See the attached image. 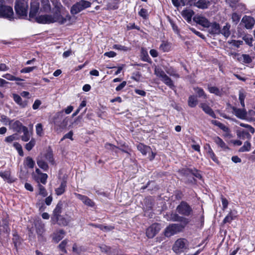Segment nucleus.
Masks as SVG:
<instances>
[{"instance_id": "f3484780", "label": "nucleus", "mask_w": 255, "mask_h": 255, "mask_svg": "<svg viewBox=\"0 0 255 255\" xmlns=\"http://www.w3.org/2000/svg\"><path fill=\"white\" fill-rule=\"evenodd\" d=\"M209 32L213 35H219L220 32V24L216 22H210V26L209 27Z\"/></svg>"}, {"instance_id": "a19ab883", "label": "nucleus", "mask_w": 255, "mask_h": 255, "mask_svg": "<svg viewBox=\"0 0 255 255\" xmlns=\"http://www.w3.org/2000/svg\"><path fill=\"white\" fill-rule=\"evenodd\" d=\"M144 204L147 207H152L154 206V200L151 197H147L144 200Z\"/></svg>"}, {"instance_id": "69168bd1", "label": "nucleus", "mask_w": 255, "mask_h": 255, "mask_svg": "<svg viewBox=\"0 0 255 255\" xmlns=\"http://www.w3.org/2000/svg\"><path fill=\"white\" fill-rule=\"evenodd\" d=\"M235 217V216H234L232 215V213H230V214L225 218L224 220V222H230L232 220L234 219V218Z\"/></svg>"}, {"instance_id": "774afa93", "label": "nucleus", "mask_w": 255, "mask_h": 255, "mask_svg": "<svg viewBox=\"0 0 255 255\" xmlns=\"http://www.w3.org/2000/svg\"><path fill=\"white\" fill-rule=\"evenodd\" d=\"M105 148L108 150L112 151V149H117V147L111 143H106L105 146Z\"/></svg>"}, {"instance_id": "4468645a", "label": "nucleus", "mask_w": 255, "mask_h": 255, "mask_svg": "<svg viewBox=\"0 0 255 255\" xmlns=\"http://www.w3.org/2000/svg\"><path fill=\"white\" fill-rule=\"evenodd\" d=\"M39 9V2L36 0H31L30 2V8L29 12V17L30 18L34 17Z\"/></svg>"}, {"instance_id": "e2e57ef3", "label": "nucleus", "mask_w": 255, "mask_h": 255, "mask_svg": "<svg viewBox=\"0 0 255 255\" xmlns=\"http://www.w3.org/2000/svg\"><path fill=\"white\" fill-rule=\"evenodd\" d=\"M99 227L104 231H109L114 229V227L111 226H104V225H99Z\"/></svg>"}, {"instance_id": "13d9d810", "label": "nucleus", "mask_w": 255, "mask_h": 255, "mask_svg": "<svg viewBox=\"0 0 255 255\" xmlns=\"http://www.w3.org/2000/svg\"><path fill=\"white\" fill-rule=\"evenodd\" d=\"M240 126L241 127L248 128L249 130L253 134L254 133V132L255 131V128L249 125L245 124L244 123H241L240 124Z\"/></svg>"}, {"instance_id": "a18cd8bd", "label": "nucleus", "mask_w": 255, "mask_h": 255, "mask_svg": "<svg viewBox=\"0 0 255 255\" xmlns=\"http://www.w3.org/2000/svg\"><path fill=\"white\" fill-rule=\"evenodd\" d=\"M67 243L68 240H64L58 246V248L60 249V250L65 254L67 253V251L65 249V247Z\"/></svg>"}, {"instance_id": "bb28decb", "label": "nucleus", "mask_w": 255, "mask_h": 255, "mask_svg": "<svg viewBox=\"0 0 255 255\" xmlns=\"http://www.w3.org/2000/svg\"><path fill=\"white\" fill-rule=\"evenodd\" d=\"M41 10L45 12H49L51 9V5L49 0H41Z\"/></svg>"}, {"instance_id": "9d476101", "label": "nucleus", "mask_w": 255, "mask_h": 255, "mask_svg": "<svg viewBox=\"0 0 255 255\" xmlns=\"http://www.w3.org/2000/svg\"><path fill=\"white\" fill-rule=\"evenodd\" d=\"M160 225L158 223H154L149 227L146 231V236L148 238H153L160 230Z\"/></svg>"}, {"instance_id": "c85d7f7f", "label": "nucleus", "mask_w": 255, "mask_h": 255, "mask_svg": "<svg viewBox=\"0 0 255 255\" xmlns=\"http://www.w3.org/2000/svg\"><path fill=\"white\" fill-rule=\"evenodd\" d=\"M48 175L46 173H41V175L38 177H35V180L37 181L38 184H39V182L43 184H45L47 181Z\"/></svg>"}, {"instance_id": "72a5a7b5", "label": "nucleus", "mask_w": 255, "mask_h": 255, "mask_svg": "<svg viewBox=\"0 0 255 255\" xmlns=\"http://www.w3.org/2000/svg\"><path fill=\"white\" fill-rule=\"evenodd\" d=\"M66 186V181H63L61 182L60 186L58 188H57V189H56V190H55L56 194L57 195H60L62 194L65 192Z\"/></svg>"}, {"instance_id": "5fc2aeb1", "label": "nucleus", "mask_w": 255, "mask_h": 255, "mask_svg": "<svg viewBox=\"0 0 255 255\" xmlns=\"http://www.w3.org/2000/svg\"><path fill=\"white\" fill-rule=\"evenodd\" d=\"M139 15L144 19H146L148 17L147 11L146 9L141 8L138 12Z\"/></svg>"}, {"instance_id": "3c124183", "label": "nucleus", "mask_w": 255, "mask_h": 255, "mask_svg": "<svg viewBox=\"0 0 255 255\" xmlns=\"http://www.w3.org/2000/svg\"><path fill=\"white\" fill-rule=\"evenodd\" d=\"M36 68V66L25 67V68L22 69L20 70V73H30V72H32L33 70L35 69Z\"/></svg>"}, {"instance_id": "a211bd4d", "label": "nucleus", "mask_w": 255, "mask_h": 255, "mask_svg": "<svg viewBox=\"0 0 255 255\" xmlns=\"http://www.w3.org/2000/svg\"><path fill=\"white\" fill-rule=\"evenodd\" d=\"M65 235V232L64 230L57 231L52 234V240L54 242L57 243L64 237Z\"/></svg>"}, {"instance_id": "de8ad7c7", "label": "nucleus", "mask_w": 255, "mask_h": 255, "mask_svg": "<svg viewBox=\"0 0 255 255\" xmlns=\"http://www.w3.org/2000/svg\"><path fill=\"white\" fill-rule=\"evenodd\" d=\"M35 144V141L34 139H31V140L25 144V148L28 150L30 151L34 147Z\"/></svg>"}, {"instance_id": "a878e982", "label": "nucleus", "mask_w": 255, "mask_h": 255, "mask_svg": "<svg viewBox=\"0 0 255 255\" xmlns=\"http://www.w3.org/2000/svg\"><path fill=\"white\" fill-rule=\"evenodd\" d=\"M137 148L143 155H146L147 152L151 151V148L149 146L142 143H139L137 145Z\"/></svg>"}, {"instance_id": "1a4fd4ad", "label": "nucleus", "mask_w": 255, "mask_h": 255, "mask_svg": "<svg viewBox=\"0 0 255 255\" xmlns=\"http://www.w3.org/2000/svg\"><path fill=\"white\" fill-rule=\"evenodd\" d=\"M184 228V226L181 224H173L168 226L165 230L164 235L166 237H169L181 232Z\"/></svg>"}, {"instance_id": "6e6552de", "label": "nucleus", "mask_w": 255, "mask_h": 255, "mask_svg": "<svg viewBox=\"0 0 255 255\" xmlns=\"http://www.w3.org/2000/svg\"><path fill=\"white\" fill-rule=\"evenodd\" d=\"M188 247V242L185 239L180 238L176 240L174 244L172 250L176 254L184 252Z\"/></svg>"}, {"instance_id": "f257e3e1", "label": "nucleus", "mask_w": 255, "mask_h": 255, "mask_svg": "<svg viewBox=\"0 0 255 255\" xmlns=\"http://www.w3.org/2000/svg\"><path fill=\"white\" fill-rule=\"evenodd\" d=\"M71 16L67 14L65 17L61 14L59 9H57L52 14L41 15L35 17L36 21L39 23L49 24L58 22L60 24L70 23Z\"/></svg>"}, {"instance_id": "864d4df0", "label": "nucleus", "mask_w": 255, "mask_h": 255, "mask_svg": "<svg viewBox=\"0 0 255 255\" xmlns=\"http://www.w3.org/2000/svg\"><path fill=\"white\" fill-rule=\"evenodd\" d=\"M38 186L39 188V193L43 195V196H46L47 195L46 191L44 186L41 185L40 184H38Z\"/></svg>"}, {"instance_id": "5701e85b", "label": "nucleus", "mask_w": 255, "mask_h": 255, "mask_svg": "<svg viewBox=\"0 0 255 255\" xmlns=\"http://www.w3.org/2000/svg\"><path fill=\"white\" fill-rule=\"evenodd\" d=\"M12 98L14 102L19 105L21 107L24 108L27 106V102L22 101V99L19 95L16 94H13Z\"/></svg>"}, {"instance_id": "e433bc0d", "label": "nucleus", "mask_w": 255, "mask_h": 255, "mask_svg": "<svg viewBox=\"0 0 255 255\" xmlns=\"http://www.w3.org/2000/svg\"><path fill=\"white\" fill-rule=\"evenodd\" d=\"M154 74L157 77L160 78L161 80L167 75L161 68L156 67L154 69Z\"/></svg>"}, {"instance_id": "9b49d317", "label": "nucleus", "mask_w": 255, "mask_h": 255, "mask_svg": "<svg viewBox=\"0 0 255 255\" xmlns=\"http://www.w3.org/2000/svg\"><path fill=\"white\" fill-rule=\"evenodd\" d=\"M36 232L38 236H42L45 232L44 224L39 218H36L34 221Z\"/></svg>"}, {"instance_id": "4be33fe9", "label": "nucleus", "mask_w": 255, "mask_h": 255, "mask_svg": "<svg viewBox=\"0 0 255 255\" xmlns=\"http://www.w3.org/2000/svg\"><path fill=\"white\" fill-rule=\"evenodd\" d=\"M233 10H236L239 12H245L246 10V5L240 2V0L237 2L236 4H235L234 6H230Z\"/></svg>"}, {"instance_id": "79ce46f5", "label": "nucleus", "mask_w": 255, "mask_h": 255, "mask_svg": "<svg viewBox=\"0 0 255 255\" xmlns=\"http://www.w3.org/2000/svg\"><path fill=\"white\" fill-rule=\"evenodd\" d=\"M251 147V144L250 142L247 141L245 142L243 146H242L240 149V152H246V151H249L250 150Z\"/></svg>"}, {"instance_id": "052dcab7", "label": "nucleus", "mask_w": 255, "mask_h": 255, "mask_svg": "<svg viewBox=\"0 0 255 255\" xmlns=\"http://www.w3.org/2000/svg\"><path fill=\"white\" fill-rule=\"evenodd\" d=\"M113 48L116 49H118L119 50H123L124 51H127L128 50V48L125 46H123L119 44H115L113 46Z\"/></svg>"}, {"instance_id": "412c9836", "label": "nucleus", "mask_w": 255, "mask_h": 255, "mask_svg": "<svg viewBox=\"0 0 255 255\" xmlns=\"http://www.w3.org/2000/svg\"><path fill=\"white\" fill-rule=\"evenodd\" d=\"M230 28V24L226 23L222 29L220 28V34H222L226 39L228 38L231 34Z\"/></svg>"}, {"instance_id": "393cba45", "label": "nucleus", "mask_w": 255, "mask_h": 255, "mask_svg": "<svg viewBox=\"0 0 255 255\" xmlns=\"http://www.w3.org/2000/svg\"><path fill=\"white\" fill-rule=\"evenodd\" d=\"M12 128L14 131H16L18 133H20L23 129V128L25 127L23 126L21 122L19 121H15L11 125Z\"/></svg>"}, {"instance_id": "f8f14e48", "label": "nucleus", "mask_w": 255, "mask_h": 255, "mask_svg": "<svg viewBox=\"0 0 255 255\" xmlns=\"http://www.w3.org/2000/svg\"><path fill=\"white\" fill-rule=\"evenodd\" d=\"M193 20L196 23L204 27L208 28L210 26V22L204 16L197 15L193 17Z\"/></svg>"}, {"instance_id": "b1692460", "label": "nucleus", "mask_w": 255, "mask_h": 255, "mask_svg": "<svg viewBox=\"0 0 255 255\" xmlns=\"http://www.w3.org/2000/svg\"><path fill=\"white\" fill-rule=\"evenodd\" d=\"M194 14V12L191 9H186L183 10L182 12V15L184 18L188 22H190L191 20L192 17Z\"/></svg>"}, {"instance_id": "473e14b6", "label": "nucleus", "mask_w": 255, "mask_h": 255, "mask_svg": "<svg viewBox=\"0 0 255 255\" xmlns=\"http://www.w3.org/2000/svg\"><path fill=\"white\" fill-rule=\"evenodd\" d=\"M237 136L238 137L245 139L246 138L250 139L251 138V134L247 131L242 130L237 132Z\"/></svg>"}, {"instance_id": "6ab92c4d", "label": "nucleus", "mask_w": 255, "mask_h": 255, "mask_svg": "<svg viewBox=\"0 0 255 255\" xmlns=\"http://www.w3.org/2000/svg\"><path fill=\"white\" fill-rule=\"evenodd\" d=\"M199 107L207 114L209 115L212 118H215V114L212 109L206 103H201Z\"/></svg>"}, {"instance_id": "603ef678", "label": "nucleus", "mask_w": 255, "mask_h": 255, "mask_svg": "<svg viewBox=\"0 0 255 255\" xmlns=\"http://www.w3.org/2000/svg\"><path fill=\"white\" fill-rule=\"evenodd\" d=\"M193 169L183 168L181 170V173L185 176H188L191 175Z\"/></svg>"}, {"instance_id": "ea45409f", "label": "nucleus", "mask_w": 255, "mask_h": 255, "mask_svg": "<svg viewBox=\"0 0 255 255\" xmlns=\"http://www.w3.org/2000/svg\"><path fill=\"white\" fill-rule=\"evenodd\" d=\"M161 81H163L164 84L169 86L170 88L173 89L174 87L172 80L167 75L165 76Z\"/></svg>"}, {"instance_id": "c756f323", "label": "nucleus", "mask_w": 255, "mask_h": 255, "mask_svg": "<svg viewBox=\"0 0 255 255\" xmlns=\"http://www.w3.org/2000/svg\"><path fill=\"white\" fill-rule=\"evenodd\" d=\"M164 217L168 221H178L180 220V217L176 213H172L170 214H166Z\"/></svg>"}, {"instance_id": "58836bf2", "label": "nucleus", "mask_w": 255, "mask_h": 255, "mask_svg": "<svg viewBox=\"0 0 255 255\" xmlns=\"http://www.w3.org/2000/svg\"><path fill=\"white\" fill-rule=\"evenodd\" d=\"M2 77H3L9 81H23V79H22L20 78H18V77H15L10 74H8V73L3 75Z\"/></svg>"}, {"instance_id": "2eb2a0df", "label": "nucleus", "mask_w": 255, "mask_h": 255, "mask_svg": "<svg viewBox=\"0 0 255 255\" xmlns=\"http://www.w3.org/2000/svg\"><path fill=\"white\" fill-rule=\"evenodd\" d=\"M231 109L233 110L234 114L237 118H238L240 119H242V120L246 119V118L247 117V113L246 110L244 108H243L242 109H241L237 108L235 107H232L231 108Z\"/></svg>"}, {"instance_id": "cd10ccee", "label": "nucleus", "mask_w": 255, "mask_h": 255, "mask_svg": "<svg viewBox=\"0 0 255 255\" xmlns=\"http://www.w3.org/2000/svg\"><path fill=\"white\" fill-rule=\"evenodd\" d=\"M238 60L241 62L249 64L252 62V59L248 54H242L239 57Z\"/></svg>"}, {"instance_id": "f704fd0d", "label": "nucleus", "mask_w": 255, "mask_h": 255, "mask_svg": "<svg viewBox=\"0 0 255 255\" xmlns=\"http://www.w3.org/2000/svg\"><path fill=\"white\" fill-rule=\"evenodd\" d=\"M22 131L23 132V134L21 137L22 140L25 142L28 141L30 139V134L28 131L27 128H23V129Z\"/></svg>"}, {"instance_id": "8fccbe9b", "label": "nucleus", "mask_w": 255, "mask_h": 255, "mask_svg": "<svg viewBox=\"0 0 255 255\" xmlns=\"http://www.w3.org/2000/svg\"><path fill=\"white\" fill-rule=\"evenodd\" d=\"M13 146L17 149L19 155L22 156L23 155V152L21 145L17 142H14Z\"/></svg>"}, {"instance_id": "338daca9", "label": "nucleus", "mask_w": 255, "mask_h": 255, "mask_svg": "<svg viewBox=\"0 0 255 255\" xmlns=\"http://www.w3.org/2000/svg\"><path fill=\"white\" fill-rule=\"evenodd\" d=\"M41 104V102L39 100H36L34 101V103L32 105V108L34 110H36L39 108V107L40 106V105Z\"/></svg>"}, {"instance_id": "37998d69", "label": "nucleus", "mask_w": 255, "mask_h": 255, "mask_svg": "<svg viewBox=\"0 0 255 255\" xmlns=\"http://www.w3.org/2000/svg\"><path fill=\"white\" fill-rule=\"evenodd\" d=\"M207 153L209 156L215 162H218V159L216 157V156L211 149V147L208 145V148L207 150Z\"/></svg>"}, {"instance_id": "0e129e2a", "label": "nucleus", "mask_w": 255, "mask_h": 255, "mask_svg": "<svg viewBox=\"0 0 255 255\" xmlns=\"http://www.w3.org/2000/svg\"><path fill=\"white\" fill-rule=\"evenodd\" d=\"M190 30L201 38L205 39V36L199 31H197L195 28L191 27L190 28Z\"/></svg>"}, {"instance_id": "c03bdc74", "label": "nucleus", "mask_w": 255, "mask_h": 255, "mask_svg": "<svg viewBox=\"0 0 255 255\" xmlns=\"http://www.w3.org/2000/svg\"><path fill=\"white\" fill-rule=\"evenodd\" d=\"M214 141L216 144L219 145L223 148H227V146H226L225 143L223 141V140L220 138L219 137H216L214 139Z\"/></svg>"}, {"instance_id": "6e6d98bb", "label": "nucleus", "mask_w": 255, "mask_h": 255, "mask_svg": "<svg viewBox=\"0 0 255 255\" xmlns=\"http://www.w3.org/2000/svg\"><path fill=\"white\" fill-rule=\"evenodd\" d=\"M232 19L234 22L237 24L240 19V16L237 13L234 12L232 14Z\"/></svg>"}, {"instance_id": "09e8293b", "label": "nucleus", "mask_w": 255, "mask_h": 255, "mask_svg": "<svg viewBox=\"0 0 255 255\" xmlns=\"http://www.w3.org/2000/svg\"><path fill=\"white\" fill-rule=\"evenodd\" d=\"M167 74L169 75L176 78L179 77V75L176 73V71L172 68H170L166 70Z\"/></svg>"}, {"instance_id": "0eeeda50", "label": "nucleus", "mask_w": 255, "mask_h": 255, "mask_svg": "<svg viewBox=\"0 0 255 255\" xmlns=\"http://www.w3.org/2000/svg\"><path fill=\"white\" fill-rule=\"evenodd\" d=\"M91 3L86 0H81L74 3L71 7L70 11L72 14H76L84 9L90 7Z\"/></svg>"}, {"instance_id": "ddd939ff", "label": "nucleus", "mask_w": 255, "mask_h": 255, "mask_svg": "<svg viewBox=\"0 0 255 255\" xmlns=\"http://www.w3.org/2000/svg\"><path fill=\"white\" fill-rule=\"evenodd\" d=\"M241 23L243 24L245 27L248 29H252L255 23V19L250 16H244L242 20Z\"/></svg>"}, {"instance_id": "aec40b11", "label": "nucleus", "mask_w": 255, "mask_h": 255, "mask_svg": "<svg viewBox=\"0 0 255 255\" xmlns=\"http://www.w3.org/2000/svg\"><path fill=\"white\" fill-rule=\"evenodd\" d=\"M77 196L85 205L90 207H93L95 205V203L88 197L80 194H78Z\"/></svg>"}, {"instance_id": "dca6fc26", "label": "nucleus", "mask_w": 255, "mask_h": 255, "mask_svg": "<svg viewBox=\"0 0 255 255\" xmlns=\"http://www.w3.org/2000/svg\"><path fill=\"white\" fill-rule=\"evenodd\" d=\"M211 4L210 0H198L196 2H194V6L200 9H207Z\"/></svg>"}, {"instance_id": "c9c22d12", "label": "nucleus", "mask_w": 255, "mask_h": 255, "mask_svg": "<svg viewBox=\"0 0 255 255\" xmlns=\"http://www.w3.org/2000/svg\"><path fill=\"white\" fill-rule=\"evenodd\" d=\"M188 106L191 108H194L198 104L197 98L194 96H190L188 99Z\"/></svg>"}, {"instance_id": "4c0bfd02", "label": "nucleus", "mask_w": 255, "mask_h": 255, "mask_svg": "<svg viewBox=\"0 0 255 255\" xmlns=\"http://www.w3.org/2000/svg\"><path fill=\"white\" fill-rule=\"evenodd\" d=\"M194 91L198 95L199 97H202L204 99H206L207 96L204 91L203 89L199 87L194 88Z\"/></svg>"}, {"instance_id": "7c9ffc66", "label": "nucleus", "mask_w": 255, "mask_h": 255, "mask_svg": "<svg viewBox=\"0 0 255 255\" xmlns=\"http://www.w3.org/2000/svg\"><path fill=\"white\" fill-rule=\"evenodd\" d=\"M208 89L211 93L214 94L217 96H221L222 95V90L216 87L209 86Z\"/></svg>"}, {"instance_id": "f03ea898", "label": "nucleus", "mask_w": 255, "mask_h": 255, "mask_svg": "<svg viewBox=\"0 0 255 255\" xmlns=\"http://www.w3.org/2000/svg\"><path fill=\"white\" fill-rule=\"evenodd\" d=\"M46 161L52 165L54 164L53 154L50 148H48L45 153L38 156L36 159L38 166L44 171H47L48 169V165Z\"/></svg>"}, {"instance_id": "7ed1b4c3", "label": "nucleus", "mask_w": 255, "mask_h": 255, "mask_svg": "<svg viewBox=\"0 0 255 255\" xmlns=\"http://www.w3.org/2000/svg\"><path fill=\"white\" fill-rule=\"evenodd\" d=\"M51 221L53 224L56 222L60 226H65L68 225L71 221V218L63 213L62 208H55L51 217Z\"/></svg>"}, {"instance_id": "20e7f679", "label": "nucleus", "mask_w": 255, "mask_h": 255, "mask_svg": "<svg viewBox=\"0 0 255 255\" xmlns=\"http://www.w3.org/2000/svg\"><path fill=\"white\" fill-rule=\"evenodd\" d=\"M70 119L64 114V111L58 112L54 118V123L60 129H64L67 126Z\"/></svg>"}, {"instance_id": "423d86ee", "label": "nucleus", "mask_w": 255, "mask_h": 255, "mask_svg": "<svg viewBox=\"0 0 255 255\" xmlns=\"http://www.w3.org/2000/svg\"><path fill=\"white\" fill-rule=\"evenodd\" d=\"M28 6L27 0H17L14 6L16 13L20 16H26Z\"/></svg>"}, {"instance_id": "39448f33", "label": "nucleus", "mask_w": 255, "mask_h": 255, "mask_svg": "<svg viewBox=\"0 0 255 255\" xmlns=\"http://www.w3.org/2000/svg\"><path fill=\"white\" fill-rule=\"evenodd\" d=\"M13 11L12 7L5 4L4 0H0V17L11 19L13 18Z\"/></svg>"}, {"instance_id": "680f3d73", "label": "nucleus", "mask_w": 255, "mask_h": 255, "mask_svg": "<svg viewBox=\"0 0 255 255\" xmlns=\"http://www.w3.org/2000/svg\"><path fill=\"white\" fill-rule=\"evenodd\" d=\"M191 175H193L198 179H201L202 178V176L200 172L195 168L192 169Z\"/></svg>"}, {"instance_id": "2f4dec72", "label": "nucleus", "mask_w": 255, "mask_h": 255, "mask_svg": "<svg viewBox=\"0 0 255 255\" xmlns=\"http://www.w3.org/2000/svg\"><path fill=\"white\" fill-rule=\"evenodd\" d=\"M171 45L170 43L166 41H162L159 49L163 52H168L170 50Z\"/></svg>"}, {"instance_id": "bf43d9fd", "label": "nucleus", "mask_w": 255, "mask_h": 255, "mask_svg": "<svg viewBox=\"0 0 255 255\" xmlns=\"http://www.w3.org/2000/svg\"><path fill=\"white\" fill-rule=\"evenodd\" d=\"M43 128L41 124H37L36 126V132L37 135H41L42 133Z\"/></svg>"}, {"instance_id": "4d7b16f0", "label": "nucleus", "mask_w": 255, "mask_h": 255, "mask_svg": "<svg viewBox=\"0 0 255 255\" xmlns=\"http://www.w3.org/2000/svg\"><path fill=\"white\" fill-rule=\"evenodd\" d=\"M141 77V74L138 72H136L132 73L131 79L134 80V81L136 82H138L140 81Z\"/></svg>"}, {"instance_id": "49530a36", "label": "nucleus", "mask_w": 255, "mask_h": 255, "mask_svg": "<svg viewBox=\"0 0 255 255\" xmlns=\"http://www.w3.org/2000/svg\"><path fill=\"white\" fill-rule=\"evenodd\" d=\"M25 163L26 165L30 168H33L35 165V162L32 158L29 156L26 158Z\"/></svg>"}]
</instances>
